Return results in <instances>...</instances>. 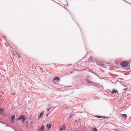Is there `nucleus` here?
<instances>
[{
	"mask_svg": "<svg viewBox=\"0 0 131 131\" xmlns=\"http://www.w3.org/2000/svg\"><path fill=\"white\" fill-rule=\"evenodd\" d=\"M60 80L59 78L56 77L54 78L53 79V82L55 84H57V82H59Z\"/></svg>",
	"mask_w": 131,
	"mask_h": 131,
	"instance_id": "1",
	"label": "nucleus"
},
{
	"mask_svg": "<svg viewBox=\"0 0 131 131\" xmlns=\"http://www.w3.org/2000/svg\"><path fill=\"white\" fill-rule=\"evenodd\" d=\"M26 119V117L25 115H22L20 116L17 119L18 120H23V121L24 122Z\"/></svg>",
	"mask_w": 131,
	"mask_h": 131,
	"instance_id": "2",
	"label": "nucleus"
},
{
	"mask_svg": "<svg viewBox=\"0 0 131 131\" xmlns=\"http://www.w3.org/2000/svg\"><path fill=\"white\" fill-rule=\"evenodd\" d=\"M128 64V62H127L123 61L121 63V65L123 67H125Z\"/></svg>",
	"mask_w": 131,
	"mask_h": 131,
	"instance_id": "3",
	"label": "nucleus"
},
{
	"mask_svg": "<svg viewBox=\"0 0 131 131\" xmlns=\"http://www.w3.org/2000/svg\"><path fill=\"white\" fill-rule=\"evenodd\" d=\"M66 126L64 124L60 126V130L62 131L63 130H65L66 128Z\"/></svg>",
	"mask_w": 131,
	"mask_h": 131,
	"instance_id": "4",
	"label": "nucleus"
},
{
	"mask_svg": "<svg viewBox=\"0 0 131 131\" xmlns=\"http://www.w3.org/2000/svg\"><path fill=\"white\" fill-rule=\"evenodd\" d=\"M15 117V115H13L11 116V122L12 123H13V122L14 121V120Z\"/></svg>",
	"mask_w": 131,
	"mask_h": 131,
	"instance_id": "5",
	"label": "nucleus"
},
{
	"mask_svg": "<svg viewBox=\"0 0 131 131\" xmlns=\"http://www.w3.org/2000/svg\"><path fill=\"white\" fill-rule=\"evenodd\" d=\"M45 127L43 126H42L38 130L39 131H43Z\"/></svg>",
	"mask_w": 131,
	"mask_h": 131,
	"instance_id": "6",
	"label": "nucleus"
},
{
	"mask_svg": "<svg viewBox=\"0 0 131 131\" xmlns=\"http://www.w3.org/2000/svg\"><path fill=\"white\" fill-rule=\"evenodd\" d=\"M46 126L47 128L48 129H50L51 127V125L50 124H48Z\"/></svg>",
	"mask_w": 131,
	"mask_h": 131,
	"instance_id": "7",
	"label": "nucleus"
},
{
	"mask_svg": "<svg viewBox=\"0 0 131 131\" xmlns=\"http://www.w3.org/2000/svg\"><path fill=\"white\" fill-rule=\"evenodd\" d=\"M4 112V110L3 109H0V114H3Z\"/></svg>",
	"mask_w": 131,
	"mask_h": 131,
	"instance_id": "8",
	"label": "nucleus"
},
{
	"mask_svg": "<svg viewBox=\"0 0 131 131\" xmlns=\"http://www.w3.org/2000/svg\"><path fill=\"white\" fill-rule=\"evenodd\" d=\"M122 117L125 118H126L127 117V115L126 114H123L122 115Z\"/></svg>",
	"mask_w": 131,
	"mask_h": 131,
	"instance_id": "9",
	"label": "nucleus"
},
{
	"mask_svg": "<svg viewBox=\"0 0 131 131\" xmlns=\"http://www.w3.org/2000/svg\"><path fill=\"white\" fill-rule=\"evenodd\" d=\"M118 91L117 90H113L112 92V93H117Z\"/></svg>",
	"mask_w": 131,
	"mask_h": 131,
	"instance_id": "10",
	"label": "nucleus"
},
{
	"mask_svg": "<svg viewBox=\"0 0 131 131\" xmlns=\"http://www.w3.org/2000/svg\"><path fill=\"white\" fill-rule=\"evenodd\" d=\"M43 113L42 112L41 113L40 115L39 116V119L40 118L41 116L43 114Z\"/></svg>",
	"mask_w": 131,
	"mask_h": 131,
	"instance_id": "11",
	"label": "nucleus"
},
{
	"mask_svg": "<svg viewBox=\"0 0 131 131\" xmlns=\"http://www.w3.org/2000/svg\"><path fill=\"white\" fill-rule=\"evenodd\" d=\"M92 131H98L95 128H93L92 129Z\"/></svg>",
	"mask_w": 131,
	"mask_h": 131,
	"instance_id": "12",
	"label": "nucleus"
},
{
	"mask_svg": "<svg viewBox=\"0 0 131 131\" xmlns=\"http://www.w3.org/2000/svg\"><path fill=\"white\" fill-rule=\"evenodd\" d=\"M16 53L18 55V57L19 58H21V57L20 56V54H19L18 53L16 52Z\"/></svg>",
	"mask_w": 131,
	"mask_h": 131,
	"instance_id": "13",
	"label": "nucleus"
},
{
	"mask_svg": "<svg viewBox=\"0 0 131 131\" xmlns=\"http://www.w3.org/2000/svg\"><path fill=\"white\" fill-rule=\"evenodd\" d=\"M95 117H96L99 118L102 117V116H96Z\"/></svg>",
	"mask_w": 131,
	"mask_h": 131,
	"instance_id": "14",
	"label": "nucleus"
},
{
	"mask_svg": "<svg viewBox=\"0 0 131 131\" xmlns=\"http://www.w3.org/2000/svg\"><path fill=\"white\" fill-rule=\"evenodd\" d=\"M50 108L47 110V111H49V110H50Z\"/></svg>",
	"mask_w": 131,
	"mask_h": 131,
	"instance_id": "15",
	"label": "nucleus"
},
{
	"mask_svg": "<svg viewBox=\"0 0 131 131\" xmlns=\"http://www.w3.org/2000/svg\"><path fill=\"white\" fill-rule=\"evenodd\" d=\"M49 112H50V113H51V111H49Z\"/></svg>",
	"mask_w": 131,
	"mask_h": 131,
	"instance_id": "16",
	"label": "nucleus"
}]
</instances>
